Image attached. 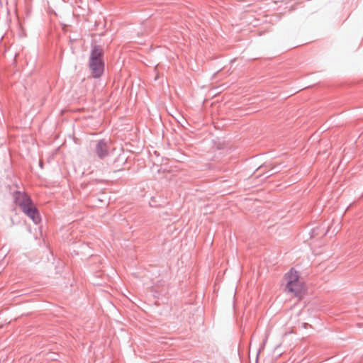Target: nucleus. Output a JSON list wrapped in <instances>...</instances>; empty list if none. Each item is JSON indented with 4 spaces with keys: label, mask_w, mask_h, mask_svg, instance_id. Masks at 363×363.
Returning <instances> with one entry per match:
<instances>
[{
    "label": "nucleus",
    "mask_w": 363,
    "mask_h": 363,
    "mask_svg": "<svg viewBox=\"0 0 363 363\" xmlns=\"http://www.w3.org/2000/svg\"><path fill=\"white\" fill-rule=\"evenodd\" d=\"M15 203L19 206L23 212L31 218L35 223H38L40 220L39 213L31 202L30 199L24 194L17 192L14 197Z\"/></svg>",
    "instance_id": "f03ea898"
},
{
    "label": "nucleus",
    "mask_w": 363,
    "mask_h": 363,
    "mask_svg": "<svg viewBox=\"0 0 363 363\" xmlns=\"http://www.w3.org/2000/svg\"><path fill=\"white\" fill-rule=\"evenodd\" d=\"M284 282L286 291L299 298H301L306 292L304 281L299 272L294 268H291L285 274Z\"/></svg>",
    "instance_id": "f257e3e1"
},
{
    "label": "nucleus",
    "mask_w": 363,
    "mask_h": 363,
    "mask_svg": "<svg viewBox=\"0 0 363 363\" xmlns=\"http://www.w3.org/2000/svg\"><path fill=\"white\" fill-rule=\"evenodd\" d=\"M102 51L99 48H94L91 52L90 67L94 77H100L104 72V63L101 58Z\"/></svg>",
    "instance_id": "7ed1b4c3"
},
{
    "label": "nucleus",
    "mask_w": 363,
    "mask_h": 363,
    "mask_svg": "<svg viewBox=\"0 0 363 363\" xmlns=\"http://www.w3.org/2000/svg\"><path fill=\"white\" fill-rule=\"evenodd\" d=\"M96 152L98 155L102 158L107 155L108 148L106 143L103 142H99L96 147Z\"/></svg>",
    "instance_id": "20e7f679"
}]
</instances>
